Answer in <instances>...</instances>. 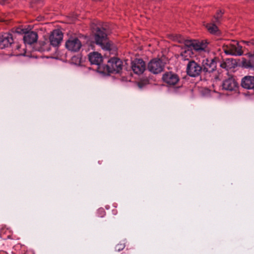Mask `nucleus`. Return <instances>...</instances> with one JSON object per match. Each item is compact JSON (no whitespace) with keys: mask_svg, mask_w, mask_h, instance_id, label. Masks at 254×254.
Returning a JSON list of instances; mask_svg holds the SVG:
<instances>
[{"mask_svg":"<svg viewBox=\"0 0 254 254\" xmlns=\"http://www.w3.org/2000/svg\"><path fill=\"white\" fill-rule=\"evenodd\" d=\"M108 70L111 73H119L122 69V62L117 58H113L108 62Z\"/></svg>","mask_w":254,"mask_h":254,"instance_id":"obj_4","label":"nucleus"},{"mask_svg":"<svg viewBox=\"0 0 254 254\" xmlns=\"http://www.w3.org/2000/svg\"><path fill=\"white\" fill-rule=\"evenodd\" d=\"M63 38L62 32L58 29L54 30L50 36V44L53 47H58Z\"/></svg>","mask_w":254,"mask_h":254,"instance_id":"obj_10","label":"nucleus"},{"mask_svg":"<svg viewBox=\"0 0 254 254\" xmlns=\"http://www.w3.org/2000/svg\"><path fill=\"white\" fill-rule=\"evenodd\" d=\"M125 246L124 244H119L117 245L116 247V250L120 252V251L123 250L125 248Z\"/></svg>","mask_w":254,"mask_h":254,"instance_id":"obj_21","label":"nucleus"},{"mask_svg":"<svg viewBox=\"0 0 254 254\" xmlns=\"http://www.w3.org/2000/svg\"><path fill=\"white\" fill-rule=\"evenodd\" d=\"M163 80L168 86H174L178 83L179 77L178 75L172 72H167L163 74Z\"/></svg>","mask_w":254,"mask_h":254,"instance_id":"obj_11","label":"nucleus"},{"mask_svg":"<svg viewBox=\"0 0 254 254\" xmlns=\"http://www.w3.org/2000/svg\"><path fill=\"white\" fill-rule=\"evenodd\" d=\"M241 85L245 89H253L254 88V77L251 76L244 77L242 79Z\"/></svg>","mask_w":254,"mask_h":254,"instance_id":"obj_17","label":"nucleus"},{"mask_svg":"<svg viewBox=\"0 0 254 254\" xmlns=\"http://www.w3.org/2000/svg\"><path fill=\"white\" fill-rule=\"evenodd\" d=\"M5 0H0V4H3L4 1H5Z\"/></svg>","mask_w":254,"mask_h":254,"instance_id":"obj_26","label":"nucleus"},{"mask_svg":"<svg viewBox=\"0 0 254 254\" xmlns=\"http://www.w3.org/2000/svg\"><path fill=\"white\" fill-rule=\"evenodd\" d=\"M250 45H254V40H252L250 41Z\"/></svg>","mask_w":254,"mask_h":254,"instance_id":"obj_25","label":"nucleus"},{"mask_svg":"<svg viewBox=\"0 0 254 254\" xmlns=\"http://www.w3.org/2000/svg\"><path fill=\"white\" fill-rule=\"evenodd\" d=\"M243 42L244 43L246 44V45H247L248 46L250 45V41H243Z\"/></svg>","mask_w":254,"mask_h":254,"instance_id":"obj_23","label":"nucleus"},{"mask_svg":"<svg viewBox=\"0 0 254 254\" xmlns=\"http://www.w3.org/2000/svg\"><path fill=\"white\" fill-rule=\"evenodd\" d=\"M131 68L134 73L139 75L145 70L146 64L142 60L136 59L131 62Z\"/></svg>","mask_w":254,"mask_h":254,"instance_id":"obj_9","label":"nucleus"},{"mask_svg":"<svg viewBox=\"0 0 254 254\" xmlns=\"http://www.w3.org/2000/svg\"><path fill=\"white\" fill-rule=\"evenodd\" d=\"M202 70H203L202 67L193 61L189 62L188 64L187 72L190 76H197Z\"/></svg>","mask_w":254,"mask_h":254,"instance_id":"obj_7","label":"nucleus"},{"mask_svg":"<svg viewBox=\"0 0 254 254\" xmlns=\"http://www.w3.org/2000/svg\"><path fill=\"white\" fill-rule=\"evenodd\" d=\"M98 213L99 216L102 217L105 215V212L103 208H101L98 210Z\"/></svg>","mask_w":254,"mask_h":254,"instance_id":"obj_22","label":"nucleus"},{"mask_svg":"<svg viewBox=\"0 0 254 254\" xmlns=\"http://www.w3.org/2000/svg\"><path fill=\"white\" fill-rule=\"evenodd\" d=\"M223 13V12L221 10H219L217 14L216 15L214 16V18L215 19V22L217 23L219 22L220 18L221 17L222 14Z\"/></svg>","mask_w":254,"mask_h":254,"instance_id":"obj_20","label":"nucleus"},{"mask_svg":"<svg viewBox=\"0 0 254 254\" xmlns=\"http://www.w3.org/2000/svg\"><path fill=\"white\" fill-rule=\"evenodd\" d=\"M164 66V64L160 59H155L149 63L148 68L154 74H158L163 71Z\"/></svg>","mask_w":254,"mask_h":254,"instance_id":"obj_6","label":"nucleus"},{"mask_svg":"<svg viewBox=\"0 0 254 254\" xmlns=\"http://www.w3.org/2000/svg\"><path fill=\"white\" fill-rule=\"evenodd\" d=\"M88 58L90 62L92 64L99 65L102 63L103 61L101 55L96 52L90 53Z\"/></svg>","mask_w":254,"mask_h":254,"instance_id":"obj_16","label":"nucleus"},{"mask_svg":"<svg viewBox=\"0 0 254 254\" xmlns=\"http://www.w3.org/2000/svg\"><path fill=\"white\" fill-rule=\"evenodd\" d=\"M202 70L204 72H212L216 69L217 59L206 58L202 61Z\"/></svg>","mask_w":254,"mask_h":254,"instance_id":"obj_5","label":"nucleus"},{"mask_svg":"<svg viewBox=\"0 0 254 254\" xmlns=\"http://www.w3.org/2000/svg\"><path fill=\"white\" fill-rule=\"evenodd\" d=\"M205 26L208 31L210 33L217 34L218 33V27L215 24L212 23H207Z\"/></svg>","mask_w":254,"mask_h":254,"instance_id":"obj_19","label":"nucleus"},{"mask_svg":"<svg viewBox=\"0 0 254 254\" xmlns=\"http://www.w3.org/2000/svg\"><path fill=\"white\" fill-rule=\"evenodd\" d=\"M242 47L236 41H231L223 46L224 53L227 55L240 56L243 55Z\"/></svg>","mask_w":254,"mask_h":254,"instance_id":"obj_3","label":"nucleus"},{"mask_svg":"<svg viewBox=\"0 0 254 254\" xmlns=\"http://www.w3.org/2000/svg\"><path fill=\"white\" fill-rule=\"evenodd\" d=\"M95 40L96 44L99 45L103 50H111V45L107 38V34L104 32V29L101 30L99 28H97Z\"/></svg>","mask_w":254,"mask_h":254,"instance_id":"obj_2","label":"nucleus"},{"mask_svg":"<svg viewBox=\"0 0 254 254\" xmlns=\"http://www.w3.org/2000/svg\"><path fill=\"white\" fill-rule=\"evenodd\" d=\"M190 46H191V49L198 52L206 53L205 49L207 47L206 43L195 41H187Z\"/></svg>","mask_w":254,"mask_h":254,"instance_id":"obj_14","label":"nucleus"},{"mask_svg":"<svg viewBox=\"0 0 254 254\" xmlns=\"http://www.w3.org/2000/svg\"><path fill=\"white\" fill-rule=\"evenodd\" d=\"M82 46L81 41L77 38H69L65 43V47L72 52H78Z\"/></svg>","mask_w":254,"mask_h":254,"instance_id":"obj_8","label":"nucleus"},{"mask_svg":"<svg viewBox=\"0 0 254 254\" xmlns=\"http://www.w3.org/2000/svg\"><path fill=\"white\" fill-rule=\"evenodd\" d=\"M220 66L223 68H226V64L225 63L221 64Z\"/></svg>","mask_w":254,"mask_h":254,"instance_id":"obj_24","label":"nucleus"},{"mask_svg":"<svg viewBox=\"0 0 254 254\" xmlns=\"http://www.w3.org/2000/svg\"><path fill=\"white\" fill-rule=\"evenodd\" d=\"M242 64L245 68H253L254 67V54L252 55L249 61L244 60L242 62Z\"/></svg>","mask_w":254,"mask_h":254,"instance_id":"obj_18","label":"nucleus"},{"mask_svg":"<svg viewBox=\"0 0 254 254\" xmlns=\"http://www.w3.org/2000/svg\"><path fill=\"white\" fill-rule=\"evenodd\" d=\"M222 87L226 90L236 91L238 88V84L233 77H231L223 81Z\"/></svg>","mask_w":254,"mask_h":254,"instance_id":"obj_12","label":"nucleus"},{"mask_svg":"<svg viewBox=\"0 0 254 254\" xmlns=\"http://www.w3.org/2000/svg\"><path fill=\"white\" fill-rule=\"evenodd\" d=\"M13 42L11 34L9 33L0 34V49L9 46Z\"/></svg>","mask_w":254,"mask_h":254,"instance_id":"obj_13","label":"nucleus"},{"mask_svg":"<svg viewBox=\"0 0 254 254\" xmlns=\"http://www.w3.org/2000/svg\"><path fill=\"white\" fill-rule=\"evenodd\" d=\"M169 37L173 41H178L179 43L184 42L185 46L182 49L181 56L184 61L189 60V58L191 57L193 53L191 46H190L188 43H187V41L185 40L182 36L178 34H172L169 35Z\"/></svg>","mask_w":254,"mask_h":254,"instance_id":"obj_1","label":"nucleus"},{"mask_svg":"<svg viewBox=\"0 0 254 254\" xmlns=\"http://www.w3.org/2000/svg\"><path fill=\"white\" fill-rule=\"evenodd\" d=\"M38 39V34L36 32L30 31L25 34L23 40L25 44H32L36 42Z\"/></svg>","mask_w":254,"mask_h":254,"instance_id":"obj_15","label":"nucleus"}]
</instances>
